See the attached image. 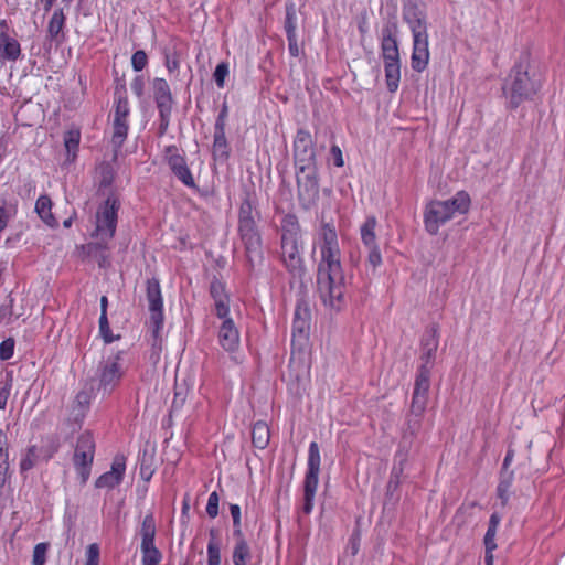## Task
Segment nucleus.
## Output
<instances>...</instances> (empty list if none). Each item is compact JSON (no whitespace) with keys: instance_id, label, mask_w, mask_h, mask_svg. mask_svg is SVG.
Here are the masks:
<instances>
[{"instance_id":"1","label":"nucleus","mask_w":565,"mask_h":565,"mask_svg":"<svg viewBox=\"0 0 565 565\" xmlns=\"http://www.w3.org/2000/svg\"><path fill=\"white\" fill-rule=\"evenodd\" d=\"M320 252L321 260L317 274L318 292L324 306L340 311L345 305L347 291L340 248H320Z\"/></svg>"},{"instance_id":"2","label":"nucleus","mask_w":565,"mask_h":565,"mask_svg":"<svg viewBox=\"0 0 565 565\" xmlns=\"http://www.w3.org/2000/svg\"><path fill=\"white\" fill-rule=\"evenodd\" d=\"M302 248L301 230L295 215H285V254L288 252V260L285 259V266L290 273V289H295L299 284L300 289L310 287L311 277L303 264L299 253Z\"/></svg>"},{"instance_id":"3","label":"nucleus","mask_w":565,"mask_h":565,"mask_svg":"<svg viewBox=\"0 0 565 565\" xmlns=\"http://www.w3.org/2000/svg\"><path fill=\"white\" fill-rule=\"evenodd\" d=\"M470 206L469 195L461 191L454 198L445 201H430L424 211V224L430 235H436L444 224L451 220L456 213L465 214Z\"/></svg>"},{"instance_id":"4","label":"nucleus","mask_w":565,"mask_h":565,"mask_svg":"<svg viewBox=\"0 0 565 565\" xmlns=\"http://www.w3.org/2000/svg\"><path fill=\"white\" fill-rule=\"evenodd\" d=\"M539 88L540 81L534 77V74H530V64L526 57L515 64L503 85V92L512 108L533 98Z\"/></svg>"},{"instance_id":"5","label":"nucleus","mask_w":565,"mask_h":565,"mask_svg":"<svg viewBox=\"0 0 565 565\" xmlns=\"http://www.w3.org/2000/svg\"><path fill=\"white\" fill-rule=\"evenodd\" d=\"M119 207V200L114 194H110L98 209L95 235L99 241L86 245L87 254H92L94 249L105 248L106 244L115 236Z\"/></svg>"},{"instance_id":"6","label":"nucleus","mask_w":565,"mask_h":565,"mask_svg":"<svg viewBox=\"0 0 565 565\" xmlns=\"http://www.w3.org/2000/svg\"><path fill=\"white\" fill-rule=\"evenodd\" d=\"M258 218L259 213L254 206L252 196L247 194L239 207L238 232L249 259H252V254L259 255L260 252V235L257 227Z\"/></svg>"},{"instance_id":"7","label":"nucleus","mask_w":565,"mask_h":565,"mask_svg":"<svg viewBox=\"0 0 565 565\" xmlns=\"http://www.w3.org/2000/svg\"><path fill=\"white\" fill-rule=\"evenodd\" d=\"M291 291H295L297 297L292 321L291 347L294 350H301L308 341L311 321V310L308 299L309 287L301 290L299 284H297V287L291 289Z\"/></svg>"},{"instance_id":"8","label":"nucleus","mask_w":565,"mask_h":565,"mask_svg":"<svg viewBox=\"0 0 565 565\" xmlns=\"http://www.w3.org/2000/svg\"><path fill=\"white\" fill-rule=\"evenodd\" d=\"M413 34L412 67L417 72L426 68L429 61L427 17L415 19L407 24Z\"/></svg>"},{"instance_id":"9","label":"nucleus","mask_w":565,"mask_h":565,"mask_svg":"<svg viewBox=\"0 0 565 565\" xmlns=\"http://www.w3.org/2000/svg\"><path fill=\"white\" fill-rule=\"evenodd\" d=\"M147 300L150 312V324L152 327L153 347L161 343L160 330L163 326V301L159 280L151 278L147 280Z\"/></svg>"},{"instance_id":"10","label":"nucleus","mask_w":565,"mask_h":565,"mask_svg":"<svg viewBox=\"0 0 565 565\" xmlns=\"http://www.w3.org/2000/svg\"><path fill=\"white\" fill-rule=\"evenodd\" d=\"M94 455V437L89 431H84L77 438L73 456L74 466L76 467L83 483H85L89 478Z\"/></svg>"},{"instance_id":"11","label":"nucleus","mask_w":565,"mask_h":565,"mask_svg":"<svg viewBox=\"0 0 565 565\" xmlns=\"http://www.w3.org/2000/svg\"><path fill=\"white\" fill-rule=\"evenodd\" d=\"M320 471V452L317 443L309 446L308 471L305 478V502L302 510L310 513L313 507V498L318 487V476Z\"/></svg>"},{"instance_id":"12","label":"nucleus","mask_w":565,"mask_h":565,"mask_svg":"<svg viewBox=\"0 0 565 565\" xmlns=\"http://www.w3.org/2000/svg\"><path fill=\"white\" fill-rule=\"evenodd\" d=\"M297 173V183L299 191V199L305 206L310 205L318 198L319 184L316 178L315 164L299 166Z\"/></svg>"},{"instance_id":"13","label":"nucleus","mask_w":565,"mask_h":565,"mask_svg":"<svg viewBox=\"0 0 565 565\" xmlns=\"http://www.w3.org/2000/svg\"><path fill=\"white\" fill-rule=\"evenodd\" d=\"M430 387L429 367H419L411 403V416L422 417L425 413Z\"/></svg>"},{"instance_id":"14","label":"nucleus","mask_w":565,"mask_h":565,"mask_svg":"<svg viewBox=\"0 0 565 565\" xmlns=\"http://www.w3.org/2000/svg\"><path fill=\"white\" fill-rule=\"evenodd\" d=\"M118 360L119 355H116L114 360H108L100 369L99 386L97 388V394H100L102 397L109 395L118 385L122 376L121 366L118 363Z\"/></svg>"},{"instance_id":"15","label":"nucleus","mask_w":565,"mask_h":565,"mask_svg":"<svg viewBox=\"0 0 565 565\" xmlns=\"http://www.w3.org/2000/svg\"><path fill=\"white\" fill-rule=\"evenodd\" d=\"M166 159L173 174L186 186L195 188L194 178L175 146L166 148Z\"/></svg>"},{"instance_id":"16","label":"nucleus","mask_w":565,"mask_h":565,"mask_svg":"<svg viewBox=\"0 0 565 565\" xmlns=\"http://www.w3.org/2000/svg\"><path fill=\"white\" fill-rule=\"evenodd\" d=\"M125 470L126 458L122 455H117L113 460L110 470L97 478L95 481V487L99 489H114L121 482Z\"/></svg>"},{"instance_id":"17","label":"nucleus","mask_w":565,"mask_h":565,"mask_svg":"<svg viewBox=\"0 0 565 565\" xmlns=\"http://www.w3.org/2000/svg\"><path fill=\"white\" fill-rule=\"evenodd\" d=\"M315 150L310 134L306 131H298L295 139V164L307 166L315 164Z\"/></svg>"},{"instance_id":"18","label":"nucleus","mask_w":565,"mask_h":565,"mask_svg":"<svg viewBox=\"0 0 565 565\" xmlns=\"http://www.w3.org/2000/svg\"><path fill=\"white\" fill-rule=\"evenodd\" d=\"M210 295L214 300L215 313L218 318H225L230 311V297L225 289V284L216 276L210 284Z\"/></svg>"},{"instance_id":"19","label":"nucleus","mask_w":565,"mask_h":565,"mask_svg":"<svg viewBox=\"0 0 565 565\" xmlns=\"http://www.w3.org/2000/svg\"><path fill=\"white\" fill-rule=\"evenodd\" d=\"M438 348V337H437V328L430 327L424 334L422 340V355L420 360L423 361L419 367H424L425 365L429 367V371L433 366V361L435 359V354Z\"/></svg>"},{"instance_id":"20","label":"nucleus","mask_w":565,"mask_h":565,"mask_svg":"<svg viewBox=\"0 0 565 565\" xmlns=\"http://www.w3.org/2000/svg\"><path fill=\"white\" fill-rule=\"evenodd\" d=\"M220 327V343L226 351L233 352L238 348L239 334L232 319L225 317Z\"/></svg>"},{"instance_id":"21","label":"nucleus","mask_w":565,"mask_h":565,"mask_svg":"<svg viewBox=\"0 0 565 565\" xmlns=\"http://www.w3.org/2000/svg\"><path fill=\"white\" fill-rule=\"evenodd\" d=\"M382 55L384 63L399 62V51L396 38L392 30L386 26L382 30Z\"/></svg>"},{"instance_id":"22","label":"nucleus","mask_w":565,"mask_h":565,"mask_svg":"<svg viewBox=\"0 0 565 565\" xmlns=\"http://www.w3.org/2000/svg\"><path fill=\"white\" fill-rule=\"evenodd\" d=\"M152 87L158 109L172 108L173 99L167 81L163 78H154Z\"/></svg>"},{"instance_id":"23","label":"nucleus","mask_w":565,"mask_h":565,"mask_svg":"<svg viewBox=\"0 0 565 565\" xmlns=\"http://www.w3.org/2000/svg\"><path fill=\"white\" fill-rule=\"evenodd\" d=\"M21 54L20 43L7 33L0 34V60L17 61Z\"/></svg>"},{"instance_id":"24","label":"nucleus","mask_w":565,"mask_h":565,"mask_svg":"<svg viewBox=\"0 0 565 565\" xmlns=\"http://www.w3.org/2000/svg\"><path fill=\"white\" fill-rule=\"evenodd\" d=\"M65 15L63 10H55L49 22L47 34L50 39L55 41L57 44L62 43L65 39V34L63 33Z\"/></svg>"},{"instance_id":"25","label":"nucleus","mask_w":565,"mask_h":565,"mask_svg":"<svg viewBox=\"0 0 565 565\" xmlns=\"http://www.w3.org/2000/svg\"><path fill=\"white\" fill-rule=\"evenodd\" d=\"M52 200L49 195H41L35 203V212L40 218L50 227H56L58 225L57 220L51 212Z\"/></svg>"},{"instance_id":"26","label":"nucleus","mask_w":565,"mask_h":565,"mask_svg":"<svg viewBox=\"0 0 565 565\" xmlns=\"http://www.w3.org/2000/svg\"><path fill=\"white\" fill-rule=\"evenodd\" d=\"M270 439L269 427L264 422H257L252 428V443L256 448L264 449Z\"/></svg>"},{"instance_id":"27","label":"nucleus","mask_w":565,"mask_h":565,"mask_svg":"<svg viewBox=\"0 0 565 565\" xmlns=\"http://www.w3.org/2000/svg\"><path fill=\"white\" fill-rule=\"evenodd\" d=\"M321 246L320 248H335L339 247L338 235L331 222H326L322 217V225L320 230Z\"/></svg>"},{"instance_id":"28","label":"nucleus","mask_w":565,"mask_h":565,"mask_svg":"<svg viewBox=\"0 0 565 565\" xmlns=\"http://www.w3.org/2000/svg\"><path fill=\"white\" fill-rule=\"evenodd\" d=\"M513 478L514 472L512 470L501 469L497 492L502 505H505L509 501V489L512 486Z\"/></svg>"},{"instance_id":"29","label":"nucleus","mask_w":565,"mask_h":565,"mask_svg":"<svg viewBox=\"0 0 565 565\" xmlns=\"http://www.w3.org/2000/svg\"><path fill=\"white\" fill-rule=\"evenodd\" d=\"M213 156L216 159H227L228 143L225 137V129L214 128Z\"/></svg>"},{"instance_id":"30","label":"nucleus","mask_w":565,"mask_h":565,"mask_svg":"<svg viewBox=\"0 0 565 565\" xmlns=\"http://www.w3.org/2000/svg\"><path fill=\"white\" fill-rule=\"evenodd\" d=\"M384 66L387 89L391 93H394L398 88V82L401 77V64L399 62H391L384 63Z\"/></svg>"},{"instance_id":"31","label":"nucleus","mask_w":565,"mask_h":565,"mask_svg":"<svg viewBox=\"0 0 565 565\" xmlns=\"http://www.w3.org/2000/svg\"><path fill=\"white\" fill-rule=\"evenodd\" d=\"M376 218L375 216H369L364 224L361 226V238L366 247L377 246L376 245Z\"/></svg>"},{"instance_id":"32","label":"nucleus","mask_w":565,"mask_h":565,"mask_svg":"<svg viewBox=\"0 0 565 565\" xmlns=\"http://www.w3.org/2000/svg\"><path fill=\"white\" fill-rule=\"evenodd\" d=\"M207 564L220 565L221 564V551L217 542V531L210 530V541L207 544Z\"/></svg>"},{"instance_id":"33","label":"nucleus","mask_w":565,"mask_h":565,"mask_svg":"<svg viewBox=\"0 0 565 565\" xmlns=\"http://www.w3.org/2000/svg\"><path fill=\"white\" fill-rule=\"evenodd\" d=\"M156 521L151 513L143 518L140 529L141 544L153 543L156 537Z\"/></svg>"},{"instance_id":"34","label":"nucleus","mask_w":565,"mask_h":565,"mask_svg":"<svg viewBox=\"0 0 565 565\" xmlns=\"http://www.w3.org/2000/svg\"><path fill=\"white\" fill-rule=\"evenodd\" d=\"M143 565H159L162 558L161 552L153 543H145L140 545Z\"/></svg>"},{"instance_id":"35","label":"nucleus","mask_w":565,"mask_h":565,"mask_svg":"<svg viewBox=\"0 0 565 565\" xmlns=\"http://www.w3.org/2000/svg\"><path fill=\"white\" fill-rule=\"evenodd\" d=\"M424 15L426 13L417 0H408L403 7V19L407 24Z\"/></svg>"},{"instance_id":"36","label":"nucleus","mask_w":565,"mask_h":565,"mask_svg":"<svg viewBox=\"0 0 565 565\" xmlns=\"http://www.w3.org/2000/svg\"><path fill=\"white\" fill-rule=\"evenodd\" d=\"M115 172L109 162H102L97 168L99 189L109 188L114 181Z\"/></svg>"},{"instance_id":"37","label":"nucleus","mask_w":565,"mask_h":565,"mask_svg":"<svg viewBox=\"0 0 565 565\" xmlns=\"http://www.w3.org/2000/svg\"><path fill=\"white\" fill-rule=\"evenodd\" d=\"M500 524V516L498 513H492L489 520V526L484 535V546L487 550H495L497 544L494 542L497 529Z\"/></svg>"},{"instance_id":"38","label":"nucleus","mask_w":565,"mask_h":565,"mask_svg":"<svg viewBox=\"0 0 565 565\" xmlns=\"http://www.w3.org/2000/svg\"><path fill=\"white\" fill-rule=\"evenodd\" d=\"M249 547L245 540L237 541L234 551H233V562L234 565H247V559L249 558Z\"/></svg>"},{"instance_id":"39","label":"nucleus","mask_w":565,"mask_h":565,"mask_svg":"<svg viewBox=\"0 0 565 565\" xmlns=\"http://www.w3.org/2000/svg\"><path fill=\"white\" fill-rule=\"evenodd\" d=\"M113 128H114V132H113L111 142L114 145V148L117 150L122 146V143L125 142V140L127 138L128 124L119 122L117 119V120H114Z\"/></svg>"},{"instance_id":"40","label":"nucleus","mask_w":565,"mask_h":565,"mask_svg":"<svg viewBox=\"0 0 565 565\" xmlns=\"http://www.w3.org/2000/svg\"><path fill=\"white\" fill-rule=\"evenodd\" d=\"M17 209L9 204L7 200L0 199V233L7 227L8 222L14 217Z\"/></svg>"},{"instance_id":"41","label":"nucleus","mask_w":565,"mask_h":565,"mask_svg":"<svg viewBox=\"0 0 565 565\" xmlns=\"http://www.w3.org/2000/svg\"><path fill=\"white\" fill-rule=\"evenodd\" d=\"M287 22H288V25H287V38H288V41H289V53L292 55V56H299L300 52H301V44L298 43L297 41V36H296V30H295V26L292 25L291 23V17L289 13H287Z\"/></svg>"},{"instance_id":"42","label":"nucleus","mask_w":565,"mask_h":565,"mask_svg":"<svg viewBox=\"0 0 565 565\" xmlns=\"http://www.w3.org/2000/svg\"><path fill=\"white\" fill-rule=\"evenodd\" d=\"M92 391L93 387L90 386L89 390L84 388L77 393L74 401L75 407H78L79 409V413L77 415H84V411L88 407L92 399Z\"/></svg>"},{"instance_id":"43","label":"nucleus","mask_w":565,"mask_h":565,"mask_svg":"<svg viewBox=\"0 0 565 565\" xmlns=\"http://www.w3.org/2000/svg\"><path fill=\"white\" fill-rule=\"evenodd\" d=\"M129 115V106L126 97H119L116 104L114 120H117L122 124L127 122V117Z\"/></svg>"},{"instance_id":"44","label":"nucleus","mask_w":565,"mask_h":565,"mask_svg":"<svg viewBox=\"0 0 565 565\" xmlns=\"http://www.w3.org/2000/svg\"><path fill=\"white\" fill-rule=\"evenodd\" d=\"M21 313L15 312L13 309V299L9 298L8 303H3L0 307V321L10 323L13 319H17Z\"/></svg>"},{"instance_id":"45","label":"nucleus","mask_w":565,"mask_h":565,"mask_svg":"<svg viewBox=\"0 0 565 565\" xmlns=\"http://www.w3.org/2000/svg\"><path fill=\"white\" fill-rule=\"evenodd\" d=\"M49 543H39L34 546L33 555H32V564L33 565H44L46 562V553L49 550Z\"/></svg>"},{"instance_id":"46","label":"nucleus","mask_w":565,"mask_h":565,"mask_svg":"<svg viewBox=\"0 0 565 565\" xmlns=\"http://www.w3.org/2000/svg\"><path fill=\"white\" fill-rule=\"evenodd\" d=\"M79 131L77 130H70L65 134V137H64V145H65V148L68 152V154L71 152H76L77 148H78V145H79Z\"/></svg>"},{"instance_id":"47","label":"nucleus","mask_w":565,"mask_h":565,"mask_svg":"<svg viewBox=\"0 0 565 565\" xmlns=\"http://www.w3.org/2000/svg\"><path fill=\"white\" fill-rule=\"evenodd\" d=\"M99 332L106 343H110L115 339L119 338V337H117V338L113 337V334L110 332L107 315H100V317H99Z\"/></svg>"},{"instance_id":"48","label":"nucleus","mask_w":565,"mask_h":565,"mask_svg":"<svg viewBox=\"0 0 565 565\" xmlns=\"http://www.w3.org/2000/svg\"><path fill=\"white\" fill-rule=\"evenodd\" d=\"M148 63V56L145 51L138 50L132 54L131 65L136 72L142 71Z\"/></svg>"},{"instance_id":"49","label":"nucleus","mask_w":565,"mask_h":565,"mask_svg":"<svg viewBox=\"0 0 565 565\" xmlns=\"http://www.w3.org/2000/svg\"><path fill=\"white\" fill-rule=\"evenodd\" d=\"M86 565H99V546L92 543L86 551Z\"/></svg>"},{"instance_id":"50","label":"nucleus","mask_w":565,"mask_h":565,"mask_svg":"<svg viewBox=\"0 0 565 565\" xmlns=\"http://www.w3.org/2000/svg\"><path fill=\"white\" fill-rule=\"evenodd\" d=\"M218 494L214 491L210 494L206 505V513L210 518L214 519L218 514Z\"/></svg>"},{"instance_id":"51","label":"nucleus","mask_w":565,"mask_h":565,"mask_svg":"<svg viewBox=\"0 0 565 565\" xmlns=\"http://www.w3.org/2000/svg\"><path fill=\"white\" fill-rule=\"evenodd\" d=\"M159 116H160V124H159V135L163 136L167 132V129L170 124V115L172 111V108H163L158 109Z\"/></svg>"},{"instance_id":"52","label":"nucleus","mask_w":565,"mask_h":565,"mask_svg":"<svg viewBox=\"0 0 565 565\" xmlns=\"http://www.w3.org/2000/svg\"><path fill=\"white\" fill-rule=\"evenodd\" d=\"M228 74V66L225 63H220L213 74L216 85L222 88L224 86L225 77Z\"/></svg>"},{"instance_id":"53","label":"nucleus","mask_w":565,"mask_h":565,"mask_svg":"<svg viewBox=\"0 0 565 565\" xmlns=\"http://www.w3.org/2000/svg\"><path fill=\"white\" fill-rule=\"evenodd\" d=\"M14 341L7 339L0 344V359L9 360L13 355Z\"/></svg>"},{"instance_id":"54","label":"nucleus","mask_w":565,"mask_h":565,"mask_svg":"<svg viewBox=\"0 0 565 565\" xmlns=\"http://www.w3.org/2000/svg\"><path fill=\"white\" fill-rule=\"evenodd\" d=\"M402 472V468L398 470L396 468L393 469L391 478L387 482V494L392 495L395 490H397L399 486V473Z\"/></svg>"},{"instance_id":"55","label":"nucleus","mask_w":565,"mask_h":565,"mask_svg":"<svg viewBox=\"0 0 565 565\" xmlns=\"http://www.w3.org/2000/svg\"><path fill=\"white\" fill-rule=\"evenodd\" d=\"M35 465V452L34 447L29 448L25 458L21 460L20 467L22 471L32 469Z\"/></svg>"},{"instance_id":"56","label":"nucleus","mask_w":565,"mask_h":565,"mask_svg":"<svg viewBox=\"0 0 565 565\" xmlns=\"http://www.w3.org/2000/svg\"><path fill=\"white\" fill-rule=\"evenodd\" d=\"M369 248V257L367 262L373 268L377 267L382 263L381 253L377 246L367 247Z\"/></svg>"},{"instance_id":"57","label":"nucleus","mask_w":565,"mask_h":565,"mask_svg":"<svg viewBox=\"0 0 565 565\" xmlns=\"http://www.w3.org/2000/svg\"><path fill=\"white\" fill-rule=\"evenodd\" d=\"M420 418L422 417H414V416H408V419H407V429H406V433H408L409 435L414 436L416 435V433L419 430L420 428Z\"/></svg>"},{"instance_id":"58","label":"nucleus","mask_w":565,"mask_h":565,"mask_svg":"<svg viewBox=\"0 0 565 565\" xmlns=\"http://www.w3.org/2000/svg\"><path fill=\"white\" fill-rule=\"evenodd\" d=\"M131 89L138 97L143 95L145 79L141 75L134 78L131 82Z\"/></svg>"},{"instance_id":"59","label":"nucleus","mask_w":565,"mask_h":565,"mask_svg":"<svg viewBox=\"0 0 565 565\" xmlns=\"http://www.w3.org/2000/svg\"><path fill=\"white\" fill-rule=\"evenodd\" d=\"M10 387L11 385L9 383L1 384L0 383V409H4L9 395H10Z\"/></svg>"},{"instance_id":"60","label":"nucleus","mask_w":565,"mask_h":565,"mask_svg":"<svg viewBox=\"0 0 565 565\" xmlns=\"http://www.w3.org/2000/svg\"><path fill=\"white\" fill-rule=\"evenodd\" d=\"M106 249H107V246L105 248H99L97 250L94 249L93 253L90 254V255L98 257L99 267H107L110 264L108 255L105 254Z\"/></svg>"},{"instance_id":"61","label":"nucleus","mask_w":565,"mask_h":565,"mask_svg":"<svg viewBox=\"0 0 565 565\" xmlns=\"http://www.w3.org/2000/svg\"><path fill=\"white\" fill-rule=\"evenodd\" d=\"M227 113H228V107H227V104L224 103L222 105V109L216 118V122H215V127L214 128H222V129H225V121H226V117H227Z\"/></svg>"},{"instance_id":"62","label":"nucleus","mask_w":565,"mask_h":565,"mask_svg":"<svg viewBox=\"0 0 565 565\" xmlns=\"http://www.w3.org/2000/svg\"><path fill=\"white\" fill-rule=\"evenodd\" d=\"M153 471L151 470L150 466L146 465V460L143 459L140 465V477L145 481H149L152 477Z\"/></svg>"},{"instance_id":"63","label":"nucleus","mask_w":565,"mask_h":565,"mask_svg":"<svg viewBox=\"0 0 565 565\" xmlns=\"http://www.w3.org/2000/svg\"><path fill=\"white\" fill-rule=\"evenodd\" d=\"M7 445H8L7 435L2 429H0V457L8 455Z\"/></svg>"},{"instance_id":"64","label":"nucleus","mask_w":565,"mask_h":565,"mask_svg":"<svg viewBox=\"0 0 565 565\" xmlns=\"http://www.w3.org/2000/svg\"><path fill=\"white\" fill-rule=\"evenodd\" d=\"M331 151L332 153L334 154V159H335V166L337 167H342L343 166V159H342V153H341V150L339 147L337 146H333L331 148Z\"/></svg>"}]
</instances>
